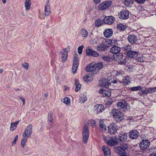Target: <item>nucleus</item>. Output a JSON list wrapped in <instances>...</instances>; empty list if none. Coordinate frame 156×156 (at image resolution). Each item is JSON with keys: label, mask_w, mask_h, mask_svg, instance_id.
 <instances>
[{"label": "nucleus", "mask_w": 156, "mask_h": 156, "mask_svg": "<svg viewBox=\"0 0 156 156\" xmlns=\"http://www.w3.org/2000/svg\"><path fill=\"white\" fill-rule=\"evenodd\" d=\"M83 45H81L78 47L77 49L78 52L80 54H82L83 51Z\"/></svg>", "instance_id": "50"}, {"label": "nucleus", "mask_w": 156, "mask_h": 156, "mask_svg": "<svg viewBox=\"0 0 156 156\" xmlns=\"http://www.w3.org/2000/svg\"><path fill=\"white\" fill-rule=\"evenodd\" d=\"M75 85L76 86L75 90L76 92H77L80 89L81 85L80 83L78 80L77 79H75Z\"/></svg>", "instance_id": "34"}, {"label": "nucleus", "mask_w": 156, "mask_h": 156, "mask_svg": "<svg viewBox=\"0 0 156 156\" xmlns=\"http://www.w3.org/2000/svg\"><path fill=\"white\" fill-rule=\"evenodd\" d=\"M112 4V2L110 1H107L100 3L98 6L99 10L103 11L109 7Z\"/></svg>", "instance_id": "3"}, {"label": "nucleus", "mask_w": 156, "mask_h": 156, "mask_svg": "<svg viewBox=\"0 0 156 156\" xmlns=\"http://www.w3.org/2000/svg\"><path fill=\"white\" fill-rule=\"evenodd\" d=\"M86 70L88 72L94 73L96 70V68L95 64L90 63L86 67Z\"/></svg>", "instance_id": "19"}, {"label": "nucleus", "mask_w": 156, "mask_h": 156, "mask_svg": "<svg viewBox=\"0 0 156 156\" xmlns=\"http://www.w3.org/2000/svg\"><path fill=\"white\" fill-rule=\"evenodd\" d=\"M123 48L124 51L128 52L131 50L132 47L131 45H128L124 46Z\"/></svg>", "instance_id": "46"}, {"label": "nucleus", "mask_w": 156, "mask_h": 156, "mask_svg": "<svg viewBox=\"0 0 156 156\" xmlns=\"http://www.w3.org/2000/svg\"><path fill=\"white\" fill-rule=\"evenodd\" d=\"M119 155V156H128L126 152L124 154H120V155Z\"/></svg>", "instance_id": "64"}, {"label": "nucleus", "mask_w": 156, "mask_h": 156, "mask_svg": "<svg viewBox=\"0 0 156 156\" xmlns=\"http://www.w3.org/2000/svg\"><path fill=\"white\" fill-rule=\"evenodd\" d=\"M90 122H91L92 126H95L96 122L94 120H91L90 121Z\"/></svg>", "instance_id": "61"}, {"label": "nucleus", "mask_w": 156, "mask_h": 156, "mask_svg": "<svg viewBox=\"0 0 156 156\" xmlns=\"http://www.w3.org/2000/svg\"><path fill=\"white\" fill-rule=\"evenodd\" d=\"M118 16L120 19L124 20L127 19L129 16V11L127 10L122 9L119 13Z\"/></svg>", "instance_id": "9"}, {"label": "nucleus", "mask_w": 156, "mask_h": 156, "mask_svg": "<svg viewBox=\"0 0 156 156\" xmlns=\"http://www.w3.org/2000/svg\"><path fill=\"white\" fill-rule=\"evenodd\" d=\"M97 106H98V108H97V109L98 112V113H100L104 110V107L102 105H97Z\"/></svg>", "instance_id": "36"}, {"label": "nucleus", "mask_w": 156, "mask_h": 156, "mask_svg": "<svg viewBox=\"0 0 156 156\" xmlns=\"http://www.w3.org/2000/svg\"><path fill=\"white\" fill-rule=\"evenodd\" d=\"M102 59L106 62H109L110 60V58L108 56H104L103 57Z\"/></svg>", "instance_id": "51"}, {"label": "nucleus", "mask_w": 156, "mask_h": 156, "mask_svg": "<svg viewBox=\"0 0 156 156\" xmlns=\"http://www.w3.org/2000/svg\"><path fill=\"white\" fill-rule=\"evenodd\" d=\"M31 5L30 0H25L24 2V5L26 10H28L30 9Z\"/></svg>", "instance_id": "32"}, {"label": "nucleus", "mask_w": 156, "mask_h": 156, "mask_svg": "<svg viewBox=\"0 0 156 156\" xmlns=\"http://www.w3.org/2000/svg\"><path fill=\"white\" fill-rule=\"evenodd\" d=\"M146 0H135L136 2L140 4H144Z\"/></svg>", "instance_id": "56"}, {"label": "nucleus", "mask_w": 156, "mask_h": 156, "mask_svg": "<svg viewBox=\"0 0 156 156\" xmlns=\"http://www.w3.org/2000/svg\"><path fill=\"white\" fill-rule=\"evenodd\" d=\"M32 125L31 124H29L26 128L23 134V138L30 137L32 133Z\"/></svg>", "instance_id": "5"}, {"label": "nucleus", "mask_w": 156, "mask_h": 156, "mask_svg": "<svg viewBox=\"0 0 156 156\" xmlns=\"http://www.w3.org/2000/svg\"><path fill=\"white\" fill-rule=\"evenodd\" d=\"M108 45L105 44L104 42L98 46L97 47V49L98 51H104L106 50Z\"/></svg>", "instance_id": "24"}, {"label": "nucleus", "mask_w": 156, "mask_h": 156, "mask_svg": "<svg viewBox=\"0 0 156 156\" xmlns=\"http://www.w3.org/2000/svg\"><path fill=\"white\" fill-rule=\"evenodd\" d=\"M94 50L91 49L90 47L87 48L86 50V55L89 56H91Z\"/></svg>", "instance_id": "40"}, {"label": "nucleus", "mask_w": 156, "mask_h": 156, "mask_svg": "<svg viewBox=\"0 0 156 156\" xmlns=\"http://www.w3.org/2000/svg\"><path fill=\"white\" fill-rule=\"evenodd\" d=\"M18 98L19 99L23 101V105H24L25 103V99L23 98L21 96H19Z\"/></svg>", "instance_id": "59"}, {"label": "nucleus", "mask_w": 156, "mask_h": 156, "mask_svg": "<svg viewBox=\"0 0 156 156\" xmlns=\"http://www.w3.org/2000/svg\"><path fill=\"white\" fill-rule=\"evenodd\" d=\"M18 135H16L15 136V138L14 139V140L12 142V143L13 144H16V140H17L18 139Z\"/></svg>", "instance_id": "58"}, {"label": "nucleus", "mask_w": 156, "mask_h": 156, "mask_svg": "<svg viewBox=\"0 0 156 156\" xmlns=\"http://www.w3.org/2000/svg\"><path fill=\"white\" fill-rule=\"evenodd\" d=\"M114 72L115 73V76H118L122 74V72L120 71H114Z\"/></svg>", "instance_id": "62"}, {"label": "nucleus", "mask_w": 156, "mask_h": 156, "mask_svg": "<svg viewBox=\"0 0 156 156\" xmlns=\"http://www.w3.org/2000/svg\"><path fill=\"white\" fill-rule=\"evenodd\" d=\"M24 138L21 140V145L23 148L24 147L25 144L27 141V138L26 137Z\"/></svg>", "instance_id": "47"}, {"label": "nucleus", "mask_w": 156, "mask_h": 156, "mask_svg": "<svg viewBox=\"0 0 156 156\" xmlns=\"http://www.w3.org/2000/svg\"><path fill=\"white\" fill-rule=\"evenodd\" d=\"M115 21V18L112 16H106L103 20V22L106 24H111L114 23Z\"/></svg>", "instance_id": "15"}, {"label": "nucleus", "mask_w": 156, "mask_h": 156, "mask_svg": "<svg viewBox=\"0 0 156 156\" xmlns=\"http://www.w3.org/2000/svg\"><path fill=\"white\" fill-rule=\"evenodd\" d=\"M79 66V61L75 58L73 59V65L72 67V72L73 73H76Z\"/></svg>", "instance_id": "18"}, {"label": "nucleus", "mask_w": 156, "mask_h": 156, "mask_svg": "<svg viewBox=\"0 0 156 156\" xmlns=\"http://www.w3.org/2000/svg\"><path fill=\"white\" fill-rule=\"evenodd\" d=\"M48 120L51 123L50 126L52 127V122L53 120V113L51 112H49L48 113Z\"/></svg>", "instance_id": "30"}, {"label": "nucleus", "mask_w": 156, "mask_h": 156, "mask_svg": "<svg viewBox=\"0 0 156 156\" xmlns=\"http://www.w3.org/2000/svg\"><path fill=\"white\" fill-rule=\"evenodd\" d=\"M139 133L137 130H132L129 133V137L132 139L136 138L139 136Z\"/></svg>", "instance_id": "17"}, {"label": "nucleus", "mask_w": 156, "mask_h": 156, "mask_svg": "<svg viewBox=\"0 0 156 156\" xmlns=\"http://www.w3.org/2000/svg\"><path fill=\"white\" fill-rule=\"evenodd\" d=\"M81 34L83 37H87L88 34V32L87 30L84 28H82L80 30Z\"/></svg>", "instance_id": "35"}, {"label": "nucleus", "mask_w": 156, "mask_h": 156, "mask_svg": "<svg viewBox=\"0 0 156 156\" xmlns=\"http://www.w3.org/2000/svg\"><path fill=\"white\" fill-rule=\"evenodd\" d=\"M147 90H148L149 93H151L156 91V87H154L149 88Z\"/></svg>", "instance_id": "49"}, {"label": "nucleus", "mask_w": 156, "mask_h": 156, "mask_svg": "<svg viewBox=\"0 0 156 156\" xmlns=\"http://www.w3.org/2000/svg\"><path fill=\"white\" fill-rule=\"evenodd\" d=\"M104 43L105 44H106L108 45V46H107V47L108 48L112 44V41L110 39H107L105 41Z\"/></svg>", "instance_id": "44"}, {"label": "nucleus", "mask_w": 156, "mask_h": 156, "mask_svg": "<svg viewBox=\"0 0 156 156\" xmlns=\"http://www.w3.org/2000/svg\"><path fill=\"white\" fill-rule=\"evenodd\" d=\"M95 25L96 27H99L102 25L103 24V21L101 20L97 19L95 22Z\"/></svg>", "instance_id": "39"}, {"label": "nucleus", "mask_w": 156, "mask_h": 156, "mask_svg": "<svg viewBox=\"0 0 156 156\" xmlns=\"http://www.w3.org/2000/svg\"><path fill=\"white\" fill-rule=\"evenodd\" d=\"M148 93H149L148 90L146 89L145 90L141 89L138 92V94L140 96L143 97L147 95Z\"/></svg>", "instance_id": "26"}, {"label": "nucleus", "mask_w": 156, "mask_h": 156, "mask_svg": "<svg viewBox=\"0 0 156 156\" xmlns=\"http://www.w3.org/2000/svg\"><path fill=\"white\" fill-rule=\"evenodd\" d=\"M22 66L25 69H28L29 65L28 63H24L22 64Z\"/></svg>", "instance_id": "55"}, {"label": "nucleus", "mask_w": 156, "mask_h": 156, "mask_svg": "<svg viewBox=\"0 0 156 156\" xmlns=\"http://www.w3.org/2000/svg\"><path fill=\"white\" fill-rule=\"evenodd\" d=\"M99 54L97 51H94L91 56L98 57L99 56Z\"/></svg>", "instance_id": "53"}, {"label": "nucleus", "mask_w": 156, "mask_h": 156, "mask_svg": "<svg viewBox=\"0 0 156 156\" xmlns=\"http://www.w3.org/2000/svg\"><path fill=\"white\" fill-rule=\"evenodd\" d=\"M87 100V97L85 95H83L80 98V102L84 103Z\"/></svg>", "instance_id": "42"}, {"label": "nucleus", "mask_w": 156, "mask_h": 156, "mask_svg": "<svg viewBox=\"0 0 156 156\" xmlns=\"http://www.w3.org/2000/svg\"><path fill=\"white\" fill-rule=\"evenodd\" d=\"M150 144V143L149 140H143L140 143V146L141 149L145 150L149 147Z\"/></svg>", "instance_id": "12"}, {"label": "nucleus", "mask_w": 156, "mask_h": 156, "mask_svg": "<svg viewBox=\"0 0 156 156\" xmlns=\"http://www.w3.org/2000/svg\"><path fill=\"white\" fill-rule=\"evenodd\" d=\"M128 148V147L126 145H125L121 147H114V150L115 152L118 155H120L126 152V150Z\"/></svg>", "instance_id": "6"}, {"label": "nucleus", "mask_w": 156, "mask_h": 156, "mask_svg": "<svg viewBox=\"0 0 156 156\" xmlns=\"http://www.w3.org/2000/svg\"><path fill=\"white\" fill-rule=\"evenodd\" d=\"M133 0H125L124 3L125 5L127 7H129L133 3Z\"/></svg>", "instance_id": "41"}, {"label": "nucleus", "mask_w": 156, "mask_h": 156, "mask_svg": "<svg viewBox=\"0 0 156 156\" xmlns=\"http://www.w3.org/2000/svg\"><path fill=\"white\" fill-rule=\"evenodd\" d=\"M70 47L68 46L66 48L63 49L61 51V52L62 54V62H66L68 58V52L70 51Z\"/></svg>", "instance_id": "7"}, {"label": "nucleus", "mask_w": 156, "mask_h": 156, "mask_svg": "<svg viewBox=\"0 0 156 156\" xmlns=\"http://www.w3.org/2000/svg\"><path fill=\"white\" fill-rule=\"evenodd\" d=\"M113 102L112 99L111 98H108L106 101V105H111Z\"/></svg>", "instance_id": "48"}, {"label": "nucleus", "mask_w": 156, "mask_h": 156, "mask_svg": "<svg viewBox=\"0 0 156 156\" xmlns=\"http://www.w3.org/2000/svg\"><path fill=\"white\" fill-rule=\"evenodd\" d=\"M127 138V134L122 132L118 135L117 140L120 142H124L126 140Z\"/></svg>", "instance_id": "10"}, {"label": "nucleus", "mask_w": 156, "mask_h": 156, "mask_svg": "<svg viewBox=\"0 0 156 156\" xmlns=\"http://www.w3.org/2000/svg\"><path fill=\"white\" fill-rule=\"evenodd\" d=\"M84 81L87 82H90L93 80V78L90 74L86 75L83 77Z\"/></svg>", "instance_id": "29"}, {"label": "nucleus", "mask_w": 156, "mask_h": 156, "mask_svg": "<svg viewBox=\"0 0 156 156\" xmlns=\"http://www.w3.org/2000/svg\"><path fill=\"white\" fill-rule=\"evenodd\" d=\"M120 48L117 46H113L110 49V51L112 53L115 54L120 52Z\"/></svg>", "instance_id": "22"}, {"label": "nucleus", "mask_w": 156, "mask_h": 156, "mask_svg": "<svg viewBox=\"0 0 156 156\" xmlns=\"http://www.w3.org/2000/svg\"><path fill=\"white\" fill-rule=\"evenodd\" d=\"M83 140L84 144L87 141L89 136V129L88 126L85 125L83 130Z\"/></svg>", "instance_id": "4"}, {"label": "nucleus", "mask_w": 156, "mask_h": 156, "mask_svg": "<svg viewBox=\"0 0 156 156\" xmlns=\"http://www.w3.org/2000/svg\"><path fill=\"white\" fill-rule=\"evenodd\" d=\"M96 69H97L98 70L100 69H101L103 66V64L102 62H99L95 64Z\"/></svg>", "instance_id": "43"}, {"label": "nucleus", "mask_w": 156, "mask_h": 156, "mask_svg": "<svg viewBox=\"0 0 156 156\" xmlns=\"http://www.w3.org/2000/svg\"><path fill=\"white\" fill-rule=\"evenodd\" d=\"M131 78L129 76H126L122 79L123 83L124 85H128L130 83Z\"/></svg>", "instance_id": "27"}, {"label": "nucleus", "mask_w": 156, "mask_h": 156, "mask_svg": "<svg viewBox=\"0 0 156 156\" xmlns=\"http://www.w3.org/2000/svg\"><path fill=\"white\" fill-rule=\"evenodd\" d=\"M110 84L108 80L105 79L100 80L99 81V85L101 87H103L106 88H108Z\"/></svg>", "instance_id": "16"}, {"label": "nucleus", "mask_w": 156, "mask_h": 156, "mask_svg": "<svg viewBox=\"0 0 156 156\" xmlns=\"http://www.w3.org/2000/svg\"><path fill=\"white\" fill-rule=\"evenodd\" d=\"M127 39L129 42L131 44H135L137 41V36L134 34H129Z\"/></svg>", "instance_id": "13"}, {"label": "nucleus", "mask_w": 156, "mask_h": 156, "mask_svg": "<svg viewBox=\"0 0 156 156\" xmlns=\"http://www.w3.org/2000/svg\"><path fill=\"white\" fill-rule=\"evenodd\" d=\"M117 106L118 108L122 109L125 112L130 109L129 106L125 100H122L117 102Z\"/></svg>", "instance_id": "2"}, {"label": "nucleus", "mask_w": 156, "mask_h": 156, "mask_svg": "<svg viewBox=\"0 0 156 156\" xmlns=\"http://www.w3.org/2000/svg\"><path fill=\"white\" fill-rule=\"evenodd\" d=\"M62 102L67 105L69 104L70 102V100L69 98L67 97L65 98L62 99Z\"/></svg>", "instance_id": "45"}, {"label": "nucleus", "mask_w": 156, "mask_h": 156, "mask_svg": "<svg viewBox=\"0 0 156 156\" xmlns=\"http://www.w3.org/2000/svg\"><path fill=\"white\" fill-rule=\"evenodd\" d=\"M127 26L126 25L122 23H119L117 25V28L119 31H123L127 28Z\"/></svg>", "instance_id": "28"}, {"label": "nucleus", "mask_w": 156, "mask_h": 156, "mask_svg": "<svg viewBox=\"0 0 156 156\" xmlns=\"http://www.w3.org/2000/svg\"><path fill=\"white\" fill-rule=\"evenodd\" d=\"M123 57L122 54L119 52L114 55L113 58L114 60L117 61L121 59Z\"/></svg>", "instance_id": "25"}, {"label": "nucleus", "mask_w": 156, "mask_h": 156, "mask_svg": "<svg viewBox=\"0 0 156 156\" xmlns=\"http://www.w3.org/2000/svg\"><path fill=\"white\" fill-rule=\"evenodd\" d=\"M104 120H101L99 122V126L102 129L105 130L106 129V126L104 123Z\"/></svg>", "instance_id": "37"}, {"label": "nucleus", "mask_w": 156, "mask_h": 156, "mask_svg": "<svg viewBox=\"0 0 156 156\" xmlns=\"http://www.w3.org/2000/svg\"><path fill=\"white\" fill-rule=\"evenodd\" d=\"M127 56L130 58H134L138 55L137 52L131 50L126 52Z\"/></svg>", "instance_id": "23"}, {"label": "nucleus", "mask_w": 156, "mask_h": 156, "mask_svg": "<svg viewBox=\"0 0 156 156\" xmlns=\"http://www.w3.org/2000/svg\"><path fill=\"white\" fill-rule=\"evenodd\" d=\"M105 90L102 89H100L99 91V92L100 94H105Z\"/></svg>", "instance_id": "60"}, {"label": "nucleus", "mask_w": 156, "mask_h": 156, "mask_svg": "<svg viewBox=\"0 0 156 156\" xmlns=\"http://www.w3.org/2000/svg\"><path fill=\"white\" fill-rule=\"evenodd\" d=\"M118 142L117 140H109L107 142V144L111 146H114L117 145L118 144Z\"/></svg>", "instance_id": "31"}, {"label": "nucleus", "mask_w": 156, "mask_h": 156, "mask_svg": "<svg viewBox=\"0 0 156 156\" xmlns=\"http://www.w3.org/2000/svg\"><path fill=\"white\" fill-rule=\"evenodd\" d=\"M142 89V87L140 86H138L129 88V90L132 91H136L140 90Z\"/></svg>", "instance_id": "38"}, {"label": "nucleus", "mask_w": 156, "mask_h": 156, "mask_svg": "<svg viewBox=\"0 0 156 156\" xmlns=\"http://www.w3.org/2000/svg\"><path fill=\"white\" fill-rule=\"evenodd\" d=\"M44 14L46 16H48L51 13V7L49 0H48L44 7Z\"/></svg>", "instance_id": "14"}, {"label": "nucleus", "mask_w": 156, "mask_h": 156, "mask_svg": "<svg viewBox=\"0 0 156 156\" xmlns=\"http://www.w3.org/2000/svg\"><path fill=\"white\" fill-rule=\"evenodd\" d=\"M112 45L113 46H115L117 44V42L118 41L115 39L112 40Z\"/></svg>", "instance_id": "57"}, {"label": "nucleus", "mask_w": 156, "mask_h": 156, "mask_svg": "<svg viewBox=\"0 0 156 156\" xmlns=\"http://www.w3.org/2000/svg\"><path fill=\"white\" fill-rule=\"evenodd\" d=\"M105 96H109L111 95V91L110 90H105Z\"/></svg>", "instance_id": "52"}, {"label": "nucleus", "mask_w": 156, "mask_h": 156, "mask_svg": "<svg viewBox=\"0 0 156 156\" xmlns=\"http://www.w3.org/2000/svg\"><path fill=\"white\" fill-rule=\"evenodd\" d=\"M118 126L115 124H112L108 127V132L111 134H115L119 130Z\"/></svg>", "instance_id": "8"}, {"label": "nucleus", "mask_w": 156, "mask_h": 156, "mask_svg": "<svg viewBox=\"0 0 156 156\" xmlns=\"http://www.w3.org/2000/svg\"><path fill=\"white\" fill-rule=\"evenodd\" d=\"M19 121H18L15 123H11L10 127L11 131H13L16 129L17 126L19 122Z\"/></svg>", "instance_id": "33"}, {"label": "nucleus", "mask_w": 156, "mask_h": 156, "mask_svg": "<svg viewBox=\"0 0 156 156\" xmlns=\"http://www.w3.org/2000/svg\"><path fill=\"white\" fill-rule=\"evenodd\" d=\"M110 113L116 121H121L124 119V115L123 113L118 109L113 108Z\"/></svg>", "instance_id": "1"}, {"label": "nucleus", "mask_w": 156, "mask_h": 156, "mask_svg": "<svg viewBox=\"0 0 156 156\" xmlns=\"http://www.w3.org/2000/svg\"><path fill=\"white\" fill-rule=\"evenodd\" d=\"M149 57L147 55H143L138 56L136 60L140 62H148L149 61Z\"/></svg>", "instance_id": "11"}, {"label": "nucleus", "mask_w": 156, "mask_h": 156, "mask_svg": "<svg viewBox=\"0 0 156 156\" xmlns=\"http://www.w3.org/2000/svg\"><path fill=\"white\" fill-rule=\"evenodd\" d=\"M113 34V31L112 29H105L104 32V36L107 38L111 37Z\"/></svg>", "instance_id": "21"}, {"label": "nucleus", "mask_w": 156, "mask_h": 156, "mask_svg": "<svg viewBox=\"0 0 156 156\" xmlns=\"http://www.w3.org/2000/svg\"><path fill=\"white\" fill-rule=\"evenodd\" d=\"M102 150L105 156H111V151L108 147L106 146H103L102 147Z\"/></svg>", "instance_id": "20"}, {"label": "nucleus", "mask_w": 156, "mask_h": 156, "mask_svg": "<svg viewBox=\"0 0 156 156\" xmlns=\"http://www.w3.org/2000/svg\"><path fill=\"white\" fill-rule=\"evenodd\" d=\"M126 62V59L125 57L121 60L120 62V64L121 65H124Z\"/></svg>", "instance_id": "54"}, {"label": "nucleus", "mask_w": 156, "mask_h": 156, "mask_svg": "<svg viewBox=\"0 0 156 156\" xmlns=\"http://www.w3.org/2000/svg\"><path fill=\"white\" fill-rule=\"evenodd\" d=\"M94 2L96 4H98L101 1V0H93Z\"/></svg>", "instance_id": "63"}]
</instances>
